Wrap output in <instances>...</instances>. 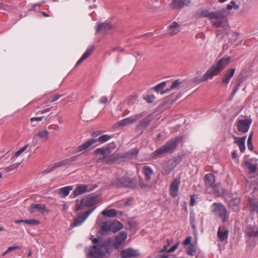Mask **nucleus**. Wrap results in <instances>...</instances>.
<instances>
[{"mask_svg": "<svg viewBox=\"0 0 258 258\" xmlns=\"http://www.w3.org/2000/svg\"><path fill=\"white\" fill-rule=\"evenodd\" d=\"M180 180L178 179L174 180L170 185V193L173 197H175L178 195Z\"/></svg>", "mask_w": 258, "mask_h": 258, "instance_id": "4be33fe9", "label": "nucleus"}, {"mask_svg": "<svg viewBox=\"0 0 258 258\" xmlns=\"http://www.w3.org/2000/svg\"><path fill=\"white\" fill-rule=\"evenodd\" d=\"M59 97H60V95H54V96H53L52 97H50L48 99L47 101L49 102H54V101H56Z\"/></svg>", "mask_w": 258, "mask_h": 258, "instance_id": "603ef678", "label": "nucleus"}, {"mask_svg": "<svg viewBox=\"0 0 258 258\" xmlns=\"http://www.w3.org/2000/svg\"><path fill=\"white\" fill-rule=\"evenodd\" d=\"M229 12L223 9L215 12H210L208 10L200 9L196 12V15L199 18L207 17L211 21L212 23L217 28H222L223 31H226L228 28L227 17Z\"/></svg>", "mask_w": 258, "mask_h": 258, "instance_id": "f257e3e1", "label": "nucleus"}, {"mask_svg": "<svg viewBox=\"0 0 258 258\" xmlns=\"http://www.w3.org/2000/svg\"><path fill=\"white\" fill-rule=\"evenodd\" d=\"M50 109H51V107L42 110L41 111L40 113L43 114L44 113L47 112L49 111L50 110Z\"/></svg>", "mask_w": 258, "mask_h": 258, "instance_id": "0e129e2a", "label": "nucleus"}, {"mask_svg": "<svg viewBox=\"0 0 258 258\" xmlns=\"http://www.w3.org/2000/svg\"><path fill=\"white\" fill-rule=\"evenodd\" d=\"M252 133H251L248 137L247 142H252Z\"/></svg>", "mask_w": 258, "mask_h": 258, "instance_id": "338daca9", "label": "nucleus"}, {"mask_svg": "<svg viewBox=\"0 0 258 258\" xmlns=\"http://www.w3.org/2000/svg\"><path fill=\"white\" fill-rule=\"evenodd\" d=\"M247 147H248V149H249L250 150H253V146H252V142H247Z\"/></svg>", "mask_w": 258, "mask_h": 258, "instance_id": "e2e57ef3", "label": "nucleus"}, {"mask_svg": "<svg viewBox=\"0 0 258 258\" xmlns=\"http://www.w3.org/2000/svg\"><path fill=\"white\" fill-rule=\"evenodd\" d=\"M230 60V57L229 56L222 57L215 63L212 67L204 74L201 79V81H206L209 79H211L214 76L220 74L229 64Z\"/></svg>", "mask_w": 258, "mask_h": 258, "instance_id": "7ed1b4c3", "label": "nucleus"}, {"mask_svg": "<svg viewBox=\"0 0 258 258\" xmlns=\"http://www.w3.org/2000/svg\"><path fill=\"white\" fill-rule=\"evenodd\" d=\"M252 120L250 118L244 119H238L237 121V126L238 130L243 133L248 132Z\"/></svg>", "mask_w": 258, "mask_h": 258, "instance_id": "6e6552de", "label": "nucleus"}, {"mask_svg": "<svg viewBox=\"0 0 258 258\" xmlns=\"http://www.w3.org/2000/svg\"><path fill=\"white\" fill-rule=\"evenodd\" d=\"M21 162L14 164L6 168V171L7 172L11 171L14 169L18 168Z\"/></svg>", "mask_w": 258, "mask_h": 258, "instance_id": "37998d69", "label": "nucleus"}, {"mask_svg": "<svg viewBox=\"0 0 258 258\" xmlns=\"http://www.w3.org/2000/svg\"><path fill=\"white\" fill-rule=\"evenodd\" d=\"M43 118H44V116L32 117L30 119V121H31L32 126H36L37 124L34 123V122L40 121L43 119Z\"/></svg>", "mask_w": 258, "mask_h": 258, "instance_id": "79ce46f5", "label": "nucleus"}, {"mask_svg": "<svg viewBox=\"0 0 258 258\" xmlns=\"http://www.w3.org/2000/svg\"><path fill=\"white\" fill-rule=\"evenodd\" d=\"M228 34L233 37V38H229V39H231L232 40H236L238 36V34L236 32H230Z\"/></svg>", "mask_w": 258, "mask_h": 258, "instance_id": "5fc2aeb1", "label": "nucleus"}, {"mask_svg": "<svg viewBox=\"0 0 258 258\" xmlns=\"http://www.w3.org/2000/svg\"><path fill=\"white\" fill-rule=\"evenodd\" d=\"M230 4L232 5L233 7L235 10H238L239 9V6L236 5V3H235V2L234 1H231Z\"/></svg>", "mask_w": 258, "mask_h": 258, "instance_id": "bf43d9fd", "label": "nucleus"}, {"mask_svg": "<svg viewBox=\"0 0 258 258\" xmlns=\"http://www.w3.org/2000/svg\"><path fill=\"white\" fill-rule=\"evenodd\" d=\"M190 0H173L170 4V7L174 9H181L184 6H189Z\"/></svg>", "mask_w": 258, "mask_h": 258, "instance_id": "4468645a", "label": "nucleus"}, {"mask_svg": "<svg viewBox=\"0 0 258 258\" xmlns=\"http://www.w3.org/2000/svg\"><path fill=\"white\" fill-rule=\"evenodd\" d=\"M211 209L212 214L220 219L222 222H225L228 220L229 214L222 204L214 203L212 205Z\"/></svg>", "mask_w": 258, "mask_h": 258, "instance_id": "39448f33", "label": "nucleus"}, {"mask_svg": "<svg viewBox=\"0 0 258 258\" xmlns=\"http://www.w3.org/2000/svg\"><path fill=\"white\" fill-rule=\"evenodd\" d=\"M72 189V186H67L66 187H62L59 189L58 191V194L61 197H66L69 194L70 191Z\"/></svg>", "mask_w": 258, "mask_h": 258, "instance_id": "c9c22d12", "label": "nucleus"}, {"mask_svg": "<svg viewBox=\"0 0 258 258\" xmlns=\"http://www.w3.org/2000/svg\"><path fill=\"white\" fill-rule=\"evenodd\" d=\"M179 26V24L176 22H172L168 27V34L170 36L177 34L180 31Z\"/></svg>", "mask_w": 258, "mask_h": 258, "instance_id": "aec40b11", "label": "nucleus"}, {"mask_svg": "<svg viewBox=\"0 0 258 258\" xmlns=\"http://www.w3.org/2000/svg\"><path fill=\"white\" fill-rule=\"evenodd\" d=\"M139 255L138 250L133 248H127L120 252L121 258H137Z\"/></svg>", "mask_w": 258, "mask_h": 258, "instance_id": "1a4fd4ad", "label": "nucleus"}, {"mask_svg": "<svg viewBox=\"0 0 258 258\" xmlns=\"http://www.w3.org/2000/svg\"><path fill=\"white\" fill-rule=\"evenodd\" d=\"M205 181L207 187L212 188L215 184V177L212 173H209L205 176Z\"/></svg>", "mask_w": 258, "mask_h": 258, "instance_id": "cd10ccee", "label": "nucleus"}, {"mask_svg": "<svg viewBox=\"0 0 258 258\" xmlns=\"http://www.w3.org/2000/svg\"><path fill=\"white\" fill-rule=\"evenodd\" d=\"M98 197L96 195H89L84 197L80 201H76V210L84 209L86 207H92L98 202Z\"/></svg>", "mask_w": 258, "mask_h": 258, "instance_id": "423d86ee", "label": "nucleus"}, {"mask_svg": "<svg viewBox=\"0 0 258 258\" xmlns=\"http://www.w3.org/2000/svg\"><path fill=\"white\" fill-rule=\"evenodd\" d=\"M71 161L72 160L69 159H67L55 163L52 166H49L47 169L45 170L43 172L45 173H48L49 172H52L56 168L63 167L70 164Z\"/></svg>", "mask_w": 258, "mask_h": 258, "instance_id": "dca6fc26", "label": "nucleus"}, {"mask_svg": "<svg viewBox=\"0 0 258 258\" xmlns=\"http://www.w3.org/2000/svg\"><path fill=\"white\" fill-rule=\"evenodd\" d=\"M244 165L246 168L249 169V170L252 172H254L256 169V166L250 162H248V161L245 162Z\"/></svg>", "mask_w": 258, "mask_h": 258, "instance_id": "4c0bfd02", "label": "nucleus"}, {"mask_svg": "<svg viewBox=\"0 0 258 258\" xmlns=\"http://www.w3.org/2000/svg\"><path fill=\"white\" fill-rule=\"evenodd\" d=\"M176 164L174 161L169 160L164 165L162 174L167 175L175 167Z\"/></svg>", "mask_w": 258, "mask_h": 258, "instance_id": "412c9836", "label": "nucleus"}, {"mask_svg": "<svg viewBox=\"0 0 258 258\" xmlns=\"http://www.w3.org/2000/svg\"><path fill=\"white\" fill-rule=\"evenodd\" d=\"M94 47L92 46L91 47L88 48L86 51L83 53L81 57L78 60L76 64V67L80 65L84 60L87 59L92 53Z\"/></svg>", "mask_w": 258, "mask_h": 258, "instance_id": "7c9ffc66", "label": "nucleus"}, {"mask_svg": "<svg viewBox=\"0 0 258 258\" xmlns=\"http://www.w3.org/2000/svg\"><path fill=\"white\" fill-rule=\"evenodd\" d=\"M190 220H191V223L192 224V227L193 228H195V225L194 224L195 218L194 217H192L190 216Z\"/></svg>", "mask_w": 258, "mask_h": 258, "instance_id": "69168bd1", "label": "nucleus"}, {"mask_svg": "<svg viewBox=\"0 0 258 258\" xmlns=\"http://www.w3.org/2000/svg\"><path fill=\"white\" fill-rule=\"evenodd\" d=\"M144 116L143 113H139L135 115L131 116L124 119L121 120L117 122L119 126H126L130 124H132L136 122Z\"/></svg>", "mask_w": 258, "mask_h": 258, "instance_id": "9d476101", "label": "nucleus"}, {"mask_svg": "<svg viewBox=\"0 0 258 258\" xmlns=\"http://www.w3.org/2000/svg\"><path fill=\"white\" fill-rule=\"evenodd\" d=\"M92 241L93 246L86 250L89 258H103L111 252L112 240L111 238L103 240L95 238Z\"/></svg>", "mask_w": 258, "mask_h": 258, "instance_id": "f03ea898", "label": "nucleus"}, {"mask_svg": "<svg viewBox=\"0 0 258 258\" xmlns=\"http://www.w3.org/2000/svg\"><path fill=\"white\" fill-rule=\"evenodd\" d=\"M97 187L95 185L93 188H89L88 185L80 184L77 186L73 191V194L75 197H77L81 195L86 191H90Z\"/></svg>", "mask_w": 258, "mask_h": 258, "instance_id": "2eb2a0df", "label": "nucleus"}, {"mask_svg": "<svg viewBox=\"0 0 258 258\" xmlns=\"http://www.w3.org/2000/svg\"><path fill=\"white\" fill-rule=\"evenodd\" d=\"M152 120V116L151 115L146 116L140 121L139 124L137 126V130L142 131L145 130Z\"/></svg>", "mask_w": 258, "mask_h": 258, "instance_id": "6ab92c4d", "label": "nucleus"}, {"mask_svg": "<svg viewBox=\"0 0 258 258\" xmlns=\"http://www.w3.org/2000/svg\"><path fill=\"white\" fill-rule=\"evenodd\" d=\"M166 82H163L155 86L154 89L155 91L159 92L164 89L166 86Z\"/></svg>", "mask_w": 258, "mask_h": 258, "instance_id": "58836bf2", "label": "nucleus"}, {"mask_svg": "<svg viewBox=\"0 0 258 258\" xmlns=\"http://www.w3.org/2000/svg\"><path fill=\"white\" fill-rule=\"evenodd\" d=\"M248 207L251 212L258 214V199H249Z\"/></svg>", "mask_w": 258, "mask_h": 258, "instance_id": "c85d7f7f", "label": "nucleus"}, {"mask_svg": "<svg viewBox=\"0 0 258 258\" xmlns=\"http://www.w3.org/2000/svg\"><path fill=\"white\" fill-rule=\"evenodd\" d=\"M28 147V145H25L23 147H22L21 149H20L17 152H16L15 157H18L22 153H23L25 151H26Z\"/></svg>", "mask_w": 258, "mask_h": 258, "instance_id": "a18cd8bd", "label": "nucleus"}, {"mask_svg": "<svg viewBox=\"0 0 258 258\" xmlns=\"http://www.w3.org/2000/svg\"><path fill=\"white\" fill-rule=\"evenodd\" d=\"M245 234L249 237H258V229L255 226H248L245 229Z\"/></svg>", "mask_w": 258, "mask_h": 258, "instance_id": "393cba45", "label": "nucleus"}, {"mask_svg": "<svg viewBox=\"0 0 258 258\" xmlns=\"http://www.w3.org/2000/svg\"><path fill=\"white\" fill-rule=\"evenodd\" d=\"M235 72V69L232 68L227 70L224 74L223 78L222 79V83L225 84H228L233 77Z\"/></svg>", "mask_w": 258, "mask_h": 258, "instance_id": "5701e85b", "label": "nucleus"}, {"mask_svg": "<svg viewBox=\"0 0 258 258\" xmlns=\"http://www.w3.org/2000/svg\"><path fill=\"white\" fill-rule=\"evenodd\" d=\"M191 237L188 236L182 242L184 245H187L190 244L191 241Z\"/></svg>", "mask_w": 258, "mask_h": 258, "instance_id": "3c124183", "label": "nucleus"}, {"mask_svg": "<svg viewBox=\"0 0 258 258\" xmlns=\"http://www.w3.org/2000/svg\"><path fill=\"white\" fill-rule=\"evenodd\" d=\"M196 252V249L194 245H190L187 249V253L189 255L193 256Z\"/></svg>", "mask_w": 258, "mask_h": 258, "instance_id": "a19ab883", "label": "nucleus"}, {"mask_svg": "<svg viewBox=\"0 0 258 258\" xmlns=\"http://www.w3.org/2000/svg\"><path fill=\"white\" fill-rule=\"evenodd\" d=\"M97 142V139H91L79 146L77 149H76L75 153H78L87 149L88 148L91 147L92 145Z\"/></svg>", "mask_w": 258, "mask_h": 258, "instance_id": "b1692460", "label": "nucleus"}, {"mask_svg": "<svg viewBox=\"0 0 258 258\" xmlns=\"http://www.w3.org/2000/svg\"><path fill=\"white\" fill-rule=\"evenodd\" d=\"M143 172L146 176V180L150 181L153 174L152 169L148 166H145L143 167Z\"/></svg>", "mask_w": 258, "mask_h": 258, "instance_id": "f704fd0d", "label": "nucleus"}, {"mask_svg": "<svg viewBox=\"0 0 258 258\" xmlns=\"http://www.w3.org/2000/svg\"><path fill=\"white\" fill-rule=\"evenodd\" d=\"M141 54L139 53V52H137L135 54V57L137 58H140L141 57Z\"/></svg>", "mask_w": 258, "mask_h": 258, "instance_id": "774afa93", "label": "nucleus"}, {"mask_svg": "<svg viewBox=\"0 0 258 258\" xmlns=\"http://www.w3.org/2000/svg\"><path fill=\"white\" fill-rule=\"evenodd\" d=\"M127 238V234L126 232H120L115 238L114 246L115 249H118L120 245L125 241Z\"/></svg>", "mask_w": 258, "mask_h": 258, "instance_id": "f3484780", "label": "nucleus"}, {"mask_svg": "<svg viewBox=\"0 0 258 258\" xmlns=\"http://www.w3.org/2000/svg\"><path fill=\"white\" fill-rule=\"evenodd\" d=\"M110 139V137L107 135H104L100 137L97 140V141H99L100 143H104L107 142Z\"/></svg>", "mask_w": 258, "mask_h": 258, "instance_id": "ea45409f", "label": "nucleus"}, {"mask_svg": "<svg viewBox=\"0 0 258 258\" xmlns=\"http://www.w3.org/2000/svg\"><path fill=\"white\" fill-rule=\"evenodd\" d=\"M102 214L104 217H114L116 215L117 212L115 209L105 210L102 212Z\"/></svg>", "mask_w": 258, "mask_h": 258, "instance_id": "e433bc0d", "label": "nucleus"}, {"mask_svg": "<svg viewBox=\"0 0 258 258\" xmlns=\"http://www.w3.org/2000/svg\"><path fill=\"white\" fill-rule=\"evenodd\" d=\"M168 247V245H165L163 248L160 251V253H162V252H165V251H167L168 252V250L167 249V248Z\"/></svg>", "mask_w": 258, "mask_h": 258, "instance_id": "052dcab7", "label": "nucleus"}, {"mask_svg": "<svg viewBox=\"0 0 258 258\" xmlns=\"http://www.w3.org/2000/svg\"><path fill=\"white\" fill-rule=\"evenodd\" d=\"M240 199L239 198L235 197L232 199L229 203V207L234 212H238L240 210L239 204Z\"/></svg>", "mask_w": 258, "mask_h": 258, "instance_id": "a878e982", "label": "nucleus"}, {"mask_svg": "<svg viewBox=\"0 0 258 258\" xmlns=\"http://www.w3.org/2000/svg\"><path fill=\"white\" fill-rule=\"evenodd\" d=\"M111 29V26L108 23H100L98 25L97 32L106 33Z\"/></svg>", "mask_w": 258, "mask_h": 258, "instance_id": "473e14b6", "label": "nucleus"}, {"mask_svg": "<svg viewBox=\"0 0 258 258\" xmlns=\"http://www.w3.org/2000/svg\"><path fill=\"white\" fill-rule=\"evenodd\" d=\"M217 235L221 241L227 240L228 235V230L224 227H220L218 230Z\"/></svg>", "mask_w": 258, "mask_h": 258, "instance_id": "c756f323", "label": "nucleus"}, {"mask_svg": "<svg viewBox=\"0 0 258 258\" xmlns=\"http://www.w3.org/2000/svg\"><path fill=\"white\" fill-rule=\"evenodd\" d=\"M39 221L35 219L25 220V223L30 225H37L39 224Z\"/></svg>", "mask_w": 258, "mask_h": 258, "instance_id": "de8ad7c7", "label": "nucleus"}, {"mask_svg": "<svg viewBox=\"0 0 258 258\" xmlns=\"http://www.w3.org/2000/svg\"><path fill=\"white\" fill-rule=\"evenodd\" d=\"M181 140V138L177 137L167 142L161 148L156 150L153 153L152 156L155 158L161 157L166 153H172L177 147L178 144Z\"/></svg>", "mask_w": 258, "mask_h": 258, "instance_id": "20e7f679", "label": "nucleus"}, {"mask_svg": "<svg viewBox=\"0 0 258 258\" xmlns=\"http://www.w3.org/2000/svg\"><path fill=\"white\" fill-rule=\"evenodd\" d=\"M19 248V247L18 246H13L9 247L3 253V255L5 256L6 254H7L8 253H9L10 252H11L13 250L17 249Z\"/></svg>", "mask_w": 258, "mask_h": 258, "instance_id": "49530a36", "label": "nucleus"}, {"mask_svg": "<svg viewBox=\"0 0 258 258\" xmlns=\"http://www.w3.org/2000/svg\"><path fill=\"white\" fill-rule=\"evenodd\" d=\"M122 224L117 221L112 222H106L102 224L101 231L102 234L110 231L115 233L122 229Z\"/></svg>", "mask_w": 258, "mask_h": 258, "instance_id": "0eeeda50", "label": "nucleus"}, {"mask_svg": "<svg viewBox=\"0 0 258 258\" xmlns=\"http://www.w3.org/2000/svg\"><path fill=\"white\" fill-rule=\"evenodd\" d=\"M156 258H175V257L173 254H167L163 255H161V254H158Z\"/></svg>", "mask_w": 258, "mask_h": 258, "instance_id": "09e8293b", "label": "nucleus"}, {"mask_svg": "<svg viewBox=\"0 0 258 258\" xmlns=\"http://www.w3.org/2000/svg\"><path fill=\"white\" fill-rule=\"evenodd\" d=\"M99 102L101 104H106L108 102V98L107 96H102Z\"/></svg>", "mask_w": 258, "mask_h": 258, "instance_id": "6e6d98bb", "label": "nucleus"}, {"mask_svg": "<svg viewBox=\"0 0 258 258\" xmlns=\"http://www.w3.org/2000/svg\"><path fill=\"white\" fill-rule=\"evenodd\" d=\"M195 204V199L193 196H191L190 198V205L191 206H193Z\"/></svg>", "mask_w": 258, "mask_h": 258, "instance_id": "680f3d73", "label": "nucleus"}, {"mask_svg": "<svg viewBox=\"0 0 258 258\" xmlns=\"http://www.w3.org/2000/svg\"><path fill=\"white\" fill-rule=\"evenodd\" d=\"M179 244V242L175 244L173 246H172L168 250V252H172L175 251L178 248Z\"/></svg>", "mask_w": 258, "mask_h": 258, "instance_id": "864d4df0", "label": "nucleus"}, {"mask_svg": "<svg viewBox=\"0 0 258 258\" xmlns=\"http://www.w3.org/2000/svg\"><path fill=\"white\" fill-rule=\"evenodd\" d=\"M180 84L181 82H180L178 80H175L173 82L171 86L170 90L178 89Z\"/></svg>", "mask_w": 258, "mask_h": 258, "instance_id": "c03bdc74", "label": "nucleus"}, {"mask_svg": "<svg viewBox=\"0 0 258 258\" xmlns=\"http://www.w3.org/2000/svg\"><path fill=\"white\" fill-rule=\"evenodd\" d=\"M239 86H240V84H238L237 85H236V86H235L233 88L232 93H231L232 96H234L235 94V93H236V92L237 91V90H238V89L239 88Z\"/></svg>", "mask_w": 258, "mask_h": 258, "instance_id": "13d9d810", "label": "nucleus"}, {"mask_svg": "<svg viewBox=\"0 0 258 258\" xmlns=\"http://www.w3.org/2000/svg\"><path fill=\"white\" fill-rule=\"evenodd\" d=\"M93 210L94 209L89 210L86 212L85 215H84V214H82L77 218H75L73 226L75 227L81 225L88 218V217L93 212Z\"/></svg>", "mask_w": 258, "mask_h": 258, "instance_id": "a211bd4d", "label": "nucleus"}, {"mask_svg": "<svg viewBox=\"0 0 258 258\" xmlns=\"http://www.w3.org/2000/svg\"><path fill=\"white\" fill-rule=\"evenodd\" d=\"M213 194L216 196H220L224 192V189L220 184H215L212 187Z\"/></svg>", "mask_w": 258, "mask_h": 258, "instance_id": "72a5a7b5", "label": "nucleus"}, {"mask_svg": "<svg viewBox=\"0 0 258 258\" xmlns=\"http://www.w3.org/2000/svg\"><path fill=\"white\" fill-rule=\"evenodd\" d=\"M132 181L128 177L117 178L112 182V184L117 187L131 186Z\"/></svg>", "mask_w": 258, "mask_h": 258, "instance_id": "9b49d317", "label": "nucleus"}, {"mask_svg": "<svg viewBox=\"0 0 258 258\" xmlns=\"http://www.w3.org/2000/svg\"><path fill=\"white\" fill-rule=\"evenodd\" d=\"M148 103H152L155 100V97L153 95H149L144 98Z\"/></svg>", "mask_w": 258, "mask_h": 258, "instance_id": "8fccbe9b", "label": "nucleus"}, {"mask_svg": "<svg viewBox=\"0 0 258 258\" xmlns=\"http://www.w3.org/2000/svg\"><path fill=\"white\" fill-rule=\"evenodd\" d=\"M246 137L241 138L234 137V142L239 146V149L241 152H244L245 149V142Z\"/></svg>", "mask_w": 258, "mask_h": 258, "instance_id": "2f4dec72", "label": "nucleus"}, {"mask_svg": "<svg viewBox=\"0 0 258 258\" xmlns=\"http://www.w3.org/2000/svg\"><path fill=\"white\" fill-rule=\"evenodd\" d=\"M139 153L138 150L137 149H134L131 150L129 152L130 154L133 156H137Z\"/></svg>", "mask_w": 258, "mask_h": 258, "instance_id": "4d7b16f0", "label": "nucleus"}, {"mask_svg": "<svg viewBox=\"0 0 258 258\" xmlns=\"http://www.w3.org/2000/svg\"><path fill=\"white\" fill-rule=\"evenodd\" d=\"M49 132L46 129L40 130L33 138V141L37 140V137L40 138L42 141H46L48 138Z\"/></svg>", "mask_w": 258, "mask_h": 258, "instance_id": "bb28decb", "label": "nucleus"}, {"mask_svg": "<svg viewBox=\"0 0 258 258\" xmlns=\"http://www.w3.org/2000/svg\"><path fill=\"white\" fill-rule=\"evenodd\" d=\"M28 210L31 214L37 212L44 214L48 211L45 205L42 204H33L30 205Z\"/></svg>", "mask_w": 258, "mask_h": 258, "instance_id": "f8f14e48", "label": "nucleus"}, {"mask_svg": "<svg viewBox=\"0 0 258 258\" xmlns=\"http://www.w3.org/2000/svg\"><path fill=\"white\" fill-rule=\"evenodd\" d=\"M95 153L97 155H99L98 157L96 159L97 162L101 161H103L106 162H108L106 158L110 153L109 149L98 148L95 150Z\"/></svg>", "mask_w": 258, "mask_h": 258, "instance_id": "ddd939ff", "label": "nucleus"}]
</instances>
